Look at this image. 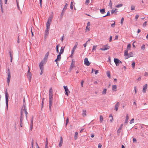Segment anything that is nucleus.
Returning <instances> with one entry per match:
<instances>
[{"instance_id":"f257e3e1","label":"nucleus","mask_w":148,"mask_h":148,"mask_svg":"<svg viewBox=\"0 0 148 148\" xmlns=\"http://www.w3.org/2000/svg\"><path fill=\"white\" fill-rule=\"evenodd\" d=\"M53 96V90L52 88H51L49 90V108L50 110L52 104Z\"/></svg>"},{"instance_id":"f03ea898","label":"nucleus","mask_w":148,"mask_h":148,"mask_svg":"<svg viewBox=\"0 0 148 148\" xmlns=\"http://www.w3.org/2000/svg\"><path fill=\"white\" fill-rule=\"evenodd\" d=\"M25 114L26 116V117L27 118V114H28V113L27 112L26 110L25 109V108L24 109H23L22 110L21 118H20V121H21V124L20 126L22 127V121L23 120V114Z\"/></svg>"},{"instance_id":"7ed1b4c3","label":"nucleus","mask_w":148,"mask_h":148,"mask_svg":"<svg viewBox=\"0 0 148 148\" xmlns=\"http://www.w3.org/2000/svg\"><path fill=\"white\" fill-rule=\"evenodd\" d=\"M128 51L125 50L124 51V56L125 59H127L130 57L133 56V54L132 52L128 53Z\"/></svg>"},{"instance_id":"20e7f679","label":"nucleus","mask_w":148,"mask_h":148,"mask_svg":"<svg viewBox=\"0 0 148 148\" xmlns=\"http://www.w3.org/2000/svg\"><path fill=\"white\" fill-rule=\"evenodd\" d=\"M44 64V62L43 61H41L39 64V66L40 67V68L41 70V72L40 74L42 75L43 73V71L44 69L43 68V65Z\"/></svg>"},{"instance_id":"39448f33","label":"nucleus","mask_w":148,"mask_h":148,"mask_svg":"<svg viewBox=\"0 0 148 148\" xmlns=\"http://www.w3.org/2000/svg\"><path fill=\"white\" fill-rule=\"evenodd\" d=\"M28 67V70L27 73V77L28 78H29V82H31V79L32 78V74L31 72H30V68L29 66Z\"/></svg>"},{"instance_id":"423d86ee","label":"nucleus","mask_w":148,"mask_h":148,"mask_svg":"<svg viewBox=\"0 0 148 148\" xmlns=\"http://www.w3.org/2000/svg\"><path fill=\"white\" fill-rule=\"evenodd\" d=\"M114 61L116 66H118L120 64H122V62L117 58H114Z\"/></svg>"},{"instance_id":"0eeeda50","label":"nucleus","mask_w":148,"mask_h":148,"mask_svg":"<svg viewBox=\"0 0 148 148\" xmlns=\"http://www.w3.org/2000/svg\"><path fill=\"white\" fill-rule=\"evenodd\" d=\"M8 77L7 79V82L8 84V85H9V83L10 82V79L11 78V75H10V71L9 69L8 70Z\"/></svg>"},{"instance_id":"6e6552de","label":"nucleus","mask_w":148,"mask_h":148,"mask_svg":"<svg viewBox=\"0 0 148 148\" xmlns=\"http://www.w3.org/2000/svg\"><path fill=\"white\" fill-rule=\"evenodd\" d=\"M110 48V46L108 44H107L105 45L102 46V51H106L109 49Z\"/></svg>"},{"instance_id":"1a4fd4ad","label":"nucleus","mask_w":148,"mask_h":148,"mask_svg":"<svg viewBox=\"0 0 148 148\" xmlns=\"http://www.w3.org/2000/svg\"><path fill=\"white\" fill-rule=\"evenodd\" d=\"M5 99L6 102V105L7 109L8 106V92L6 91L5 93Z\"/></svg>"},{"instance_id":"9d476101","label":"nucleus","mask_w":148,"mask_h":148,"mask_svg":"<svg viewBox=\"0 0 148 148\" xmlns=\"http://www.w3.org/2000/svg\"><path fill=\"white\" fill-rule=\"evenodd\" d=\"M63 87L65 90V94L67 96H68L69 95V94L70 93V91L67 88V86H64Z\"/></svg>"},{"instance_id":"9b49d317","label":"nucleus","mask_w":148,"mask_h":148,"mask_svg":"<svg viewBox=\"0 0 148 148\" xmlns=\"http://www.w3.org/2000/svg\"><path fill=\"white\" fill-rule=\"evenodd\" d=\"M61 54L59 53V54L57 56V58L55 60V61L56 62L57 64H58V63L57 62L60 61L61 59Z\"/></svg>"},{"instance_id":"f8f14e48","label":"nucleus","mask_w":148,"mask_h":148,"mask_svg":"<svg viewBox=\"0 0 148 148\" xmlns=\"http://www.w3.org/2000/svg\"><path fill=\"white\" fill-rule=\"evenodd\" d=\"M84 64L86 66H88L90 65V63L89 62L88 59L87 58H85L84 60Z\"/></svg>"},{"instance_id":"ddd939ff","label":"nucleus","mask_w":148,"mask_h":148,"mask_svg":"<svg viewBox=\"0 0 148 148\" xmlns=\"http://www.w3.org/2000/svg\"><path fill=\"white\" fill-rule=\"evenodd\" d=\"M120 103L119 102H117L115 105L114 110L117 111L118 110V107L119 106Z\"/></svg>"},{"instance_id":"4468645a","label":"nucleus","mask_w":148,"mask_h":148,"mask_svg":"<svg viewBox=\"0 0 148 148\" xmlns=\"http://www.w3.org/2000/svg\"><path fill=\"white\" fill-rule=\"evenodd\" d=\"M49 28L46 27L45 31V37H46L47 36L48 34L49 33Z\"/></svg>"},{"instance_id":"2eb2a0df","label":"nucleus","mask_w":148,"mask_h":148,"mask_svg":"<svg viewBox=\"0 0 148 148\" xmlns=\"http://www.w3.org/2000/svg\"><path fill=\"white\" fill-rule=\"evenodd\" d=\"M75 65V61L73 60H72L71 64L70 67V69H71Z\"/></svg>"},{"instance_id":"dca6fc26","label":"nucleus","mask_w":148,"mask_h":148,"mask_svg":"<svg viewBox=\"0 0 148 148\" xmlns=\"http://www.w3.org/2000/svg\"><path fill=\"white\" fill-rule=\"evenodd\" d=\"M117 9L116 8L115 9H113L111 11V12L112 14H113L114 13L115 14H116V13L117 12Z\"/></svg>"},{"instance_id":"f3484780","label":"nucleus","mask_w":148,"mask_h":148,"mask_svg":"<svg viewBox=\"0 0 148 148\" xmlns=\"http://www.w3.org/2000/svg\"><path fill=\"white\" fill-rule=\"evenodd\" d=\"M9 53L10 57V61L11 62H12L13 59V53L12 52L10 51L9 52Z\"/></svg>"},{"instance_id":"a211bd4d","label":"nucleus","mask_w":148,"mask_h":148,"mask_svg":"<svg viewBox=\"0 0 148 148\" xmlns=\"http://www.w3.org/2000/svg\"><path fill=\"white\" fill-rule=\"evenodd\" d=\"M147 84H146L145 85L143 86V91L144 93H145L146 92V89L147 88Z\"/></svg>"},{"instance_id":"6ab92c4d","label":"nucleus","mask_w":148,"mask_h":148,"mask_svg":"<svg viewBox=\"0 0 148 148\" xmlns=\"http://www.w3.org/2000/svg\"><path fill=\"white\" fill-rule=\"evenodd\" d=\"M63 143V139H62V136L60 137V143H59V146L60 147H61Z\"/></svg>"},{"instance_id":"aec40b11","label":"nucleus","mask_w":148,"mask_h":148,"mask_svg":"<svg viewBox=\"0 0 148 148\" xmlns=\"http://www.w3.org/2000/svg\"><path fill=\"white\" fill-rule=\"evenodd\" d=\"M82 114L83 116H86V111L85 110H83Z\"/></svg>"},{"instance_id":"412c9836","label":"nucleus","mask_w":148,"mask_h":148,"mask_svg":"<svg viewBox=\"0 0 148 148\" xmlns=\"http://www.w3.org/2000/svg\"><path fill=\"white\" fill-rule=\"evenodd\" d=\"M64 47H61L60 52L59 53V54H61L63 53L64 51Z\"/></svg>"},{"instance_id":"4be33fe9","label":"nucleus","mask_w":148,"mask_h":148,"mask_svg":"<svg viewBox=\"0 0 148 148\" xmlns=\"http://www.w3.org/2000/svg\"><path fill=\"white\" fill-rule=\"evenodd\" d=\"M117 86L116 85H114L112 86V90L113 91H116V90Z\"/></svg>"},{"instance_id":"5701e85b","label":"nucleus","mask_w":148,"mask_h":148,"mask_svg":"<svg viewBox=\"0 0 148 148\" xmlns=\"http://www.w3.org/2000/svg\"><path fill=\"white\" fill-rule=\"evenodd\" d=\"M0 5H1V12L2 13H3L4 12L3 7V6L2 4L1 3H0Z\"/></svg>"},{"instance_id":"b1692460","label":"nucleus","mask_w":148,"mask_h":148,"mask_svg":"<svg viewBox=\"0 0 148 148\" xmlns=\"http://www.w3.org/2000/svg\"><path fill=\"white\" fill-rule=\"evenodd\" d=\"M78 134V132H76L75 133L74 135V139L75 140H77V138Z\"/></svg>"},{"instance_id":"393cba45","label":"nucleus","mask_w":148,"mask_h":148,"mask_svg":"<svg viewBox=\"0 0 148 148\" xmlns=\"http://www.w3.org/2000/svg\"><path fill=\"white\" fill-rule=\"evenodd\" d=\"M53 16L49 17L48 19L47 22L51 23V21H52V18H53Z\"/></svg>"},{"instance_id":"a878e982","label":"nucleus","mask_w":148,"mask_h":148,"mask_svg":"<svg viewBox=\"0 0 148 148\" xmlns=\"http://www.w3.org/2000/svg\"><path fill=\"white\" fill-rule=\"evenodd\" d=\"M129 119L128 115V114L126 115V119L125 121V123H127V122Z\"/></svg>"},{"instance_id":"bb28decb","label":"nucleus","mask_w":148,"mask_h":148,"mask_svg":"<svg viewBox=\"0 0 148 148\" xmlns=\"http://www.w3.org/2000/svg\"><path fill=\"white\" fill-rule=\"evenodd\" d=\"M111 22H113V23H112V24H111V27L112 28H114L115 26V22L114 21H111Z\"/></svg>"},{"instance_id":"cd10ccee","label":"nucleus","mask_w":148,"mask_h":148,"mask_svg":"<svg viewBox=\"0 0 148 148\" xmlns=\"http://www.w3.org/2000/svg\"><path fill=\"white\" fill-rule=\"evenodd\" d=\"M51 23L47 22L46 24V27L50 28V26Z\"/></svg>"},{"instance_id":"c85d7f7f","label":"nucleus","mask_w":148,"mask_h":148,"mask_svg":"<svg viewBox=\"0 0 148 148\" xmlns=\"http://www.w3.org/2000/svg\"><path fill=\"white\" fill-rule=\"evenodd\" d=\"M48 141L47 138H46L45 143V148H48Z\"/></svg>"},{"instance_id":"c756f323","label":"nucleus","mask_w":148,"mask_h":148,"mask_svg":"<svg viewBox=\"0 0 148 148\" xmlns=\"http://www.w3.org/2000/svg\"><path fill=\"white\" fill-rule=\"evenodd\" d=\"M123 5L122 4H118V5H116L115 6V7L116 8H120L121 7L123 6Z\"/></svg>"},{"instance_id":"7c9ffc66","label":"nucleus","mask_w":148,"mask_h":148,"mask_svg":"<svg viewBox=\"0 0 148 148\" xmlns=\"http://www.w3.org/2000/svg\"><path fill=\"white\" fill-rule=\"evenodd\" d=\"M78 42H76L75 43V45L74 46L73 49H74L75 50L76 48L77 47V45H78Z\"/></svg>"},{"instance_id":"2f4dec72","label":"nucleus","mask_w":148,"mask_h":148,"mask_svg":"<svg viewBox=\"0 0 148 148\" xmlns=\"http://www.w3.org/2000/svg\"><path fill=\"white\" fill-rule=\"evenodd\" d=\"M131 44H129L127 46V49L126 50H127L128 51L129 49H130L131 48Z\"/></svg>"},{"instance_id":"473e14b6","label":"nucleus","mask_w":148,"mask_h":148,"mask_svg":"<svg viewBox=\"0 0 148 148\" xmlns=\"http://www.w3.org/2000/svg\"><path fill=\"white\" fill-rule=\"evenodd\" d=\"M121 128H122V127H120V128H119L118 130H117V134L118 135H119V134L120 133V132H121Z\"/></svg>"},{"instance_id":"72a5a7b5","label":"nucleus","mask_w":148,"mask_h":148,"mask_svg":"<svg viewBox=\"0 0 148 148\" xmlns=\"http://www.w3.org/2000/svg\"><path fill=\"white\" fill-rule=\"evenodd\" d=\"M67 6H68V4L67 3H66L64 5V6L63 9V10L65 11V10L66 9Z\"/></svg>"},{"instance_id":"f704fd0d","label":"nucleus","mask_w":148,"mask_h":148,"mask_svg":"<svg viewBox=\"0 0 148 148\" xmlns=\"http://www.w3.org/2000/svg\"><path fill=\"white\" fill-rule=\"evenodd\" d=\"M107 76L109 77H110V72L109 71H108L107 72Z\"/></svg>"},{"instance_id":"c9c22d12","label":"nucleus","mask_w":148,"mask_h":148,"mask_svg":"<svg viewBox=\"0 0 148 148\" xmlns=\"http://www.w3.org/2000/svg\"><path fill=\"white\" fill-rule=\"evenodd\" d=\"M107 90L106 89H104L102 91V94H106V93Z\"/></svg>"},{"instance_id":"e433bc0d","label":"nucleus","mask_w":148,"mask_h":148,"mask_svg":"<svg viewBox=\"0 0 148 148\" xmlns=\"http://www.w3.org/2000/svg\"><path fill=\"white\" fill-rule=\"evenodd\" d=\"M145 45H143L141 47V49L143 51L145 50Z\"/></svg>"},{"instance_id":"4c0bfd02","label":"nucleus","mask_w":148,"mask_h":148,"mask_svg":"<svg viewBox=\"0 0 148 148\" xmlns=\"http://www.w3.org/2000/svg\"><path fill=\"white\" fill-rule=\"evenodd\" d=\"M90 30V27H88V26H87L86 27V32H89Z\"/></svg>"},{"instance_id":"58836bf2","label":"nucleus","mask_w":148,"mask_h":148,"mask_svg":"<svg viewBox=\"0 0 148 148\" xmlns=\"http://www.w3.org/2000/svg\"><path fill=\"white\" fill-rule=\"evenodd\" d=\"M73 1L72 2H71L70 5V8L71 9V10H72L73 9Z\"/></svg>"},{"instance_id":"ea45409f","label":"nucleus","mask_w":148,"mask_h":148,"mask_svg":"<svg viewBox=\"0 0 148 148\" xmlns=\"http://www.w3.org/2000/svg\"><path fill=\"white\" fill-rule=\"evenodd\" d=\"M132 66L133 69H134L135 68V62H133L132 64Z\"/></svg>"},{"instance_id":"a19ab883","label":"nucleus","mask_w":148,"mask_h":148,"mask_svg":"<svg viewBox=\"0 0 148 148\" xmlns=\"http://www.w3.org/2000/svg\"><path fill=\"white\" fill-rule=\"evenodd\" d=\"M97 48V46L96 45H94L92 48V51L96 50Z\"/></svg>"},{"instance_id":"79ce46f5","label":"nucleus","mask_w":148,"mask_h":148,"mask_svg":"<svg viewBox=\"0 0 148 148\" xmlns=\"http://www.w3.org/2000/svg\"><path fill=\"white\" fill-rule=\"evenodd\" d=\"M110 15V13L109 12V11H108V12L107 13V14L106 15L103 16V17H106V16H109Z\"/></svg>"},{"instance_id":"37998d69","label":"nucleus","mask_w":148,"mask_h":148,"mask_svg":"<svg viewBox=\"0 0 148 148\" xmlns=\"http://www.w3.org/2000/svg\"><path fill=\"white\" fill-rule=\"evenodd\" d=\"M89 0H86L85 1V4L86 5H88L89 3Z\"/></svg>"},{"instance_id":"c03bdc74","label":"nucleus","mask_w":148,"mask_h":148,"mask_svg":"<svg viewBox=\"0 0 148 148\" xmlns=\"http://www.w3.org/2000/svg\"><path fill=\"white\" fill-rule=\"evenodd\" d=\"M59 46V45H57L56 46V52L57 53L59 52V50H58V46Z\"/></svg>"},{"instance_id":"a18cd8bd","label":"nucleus","mask_w":148,"mask_h":148,"mask_svg":"<svg viewBox=\"0 0 148 148\" xmlns=\"http://www.w3.org/2000/svg\"><path fill=\"white\" fill-rule=\"evenodd\" d=\"M75 49H73L72 51H71V56H72L73 55V54H74V51H75Z\"/></svg>"},{"instance_id":"49530a36","label":"nucleus","mask_w":148,"mask_h":148,"mask_svg":"<svg viewBox=\"0 0 148 148\" xmlns=\"http://www.w3.org/2000/svg\"><path fill=\"white\" fill-rule=\"evenodd\" d=\"M135 7L133 5H132L131 6V10H135Z\"/></svg>"},{"instance_id":"de8ad7c7","label":"nucleus","mask_w":148,"mask_h":148,"mask_svg":"<svg viewBox=\"0 0 148 148\" xmlns=\"http://www.w3.org/2000/svg\"><path fill=\"white\" fill-rule=\"evenodd\" d=\"M109 5L110 6L111 8H112V3L111 0L110 1Z\"/></svg>"},{"instance_id":"09e8293b","label":"nucleus","mask_w":148,"mask_h":148,"mask_svg":"<svg viewBox=\"0 0 148 148\" xmlns=\"http://www.w3.org/2000/svg\"><path fill=\"white\" fill-rule=\"evenodd\" d=\"M31 123L30 125V127H33V118L31 120Z\"/></svg>"},{"instance_id":"8fccbe9b","label":"nucleus","mask_w":148,"mask_h":148,"mask_svg":"<svg viewBox=\"0 0 148 148\" xmlns=\"http://www.w3.org/2000/svg\"><path fill=\"white\" fill-rule=\"evenodd\" d=\"M64 12V11L63 10H62V13L61 14V17H62L63 16Z\"/></svg>"},{"instance_id":"3c124183","label":"nucleus","mask_w":148,"mask_h":148,"mask_svg":"<svg viewBox=\"0 0 148 148\" xmlns=\"http://www.w3.org/2000/svg\"><path fill=\"white\" fill-rule=\"evenodd\" d=\"M109 117H112V119H111L110 120V121H111V122H112V120H113V118L112 115L111 114H110Z\"/></svg>"},{"instance_id":"603ef678","label":"nucleus","mask_w":148,"mask_h":148,"mask_svg":"<svg viewBox=\"0 0 148 148\" xmlns=\"http://www.w3.org/2000/svg\"><path fill=\"white\" fill-rule=\"evenodd\" d=\"M123 21H124V18L123 17H122L121 19V24H122L123 22Z\"/></svg>"},{"instance_id":"864d4df0","label":"nucleus","mask_w":148,"mask_h":148,"mask_svg":"<svg viewBox=\"0 0 148 148\" xmlns=\"http://www.w3.org/2000/svg\"><path fill=\"white\" fill-rule=\"evenodd\" d=\"M139 17V16L138 15V14L136 15L135 16V19L136 20H137L138 19V18Z\"/></svg>"},{"instance_id":"5fc2aeb1","label":"nucleus","mask_w":148,"mask_h":148,"mask_svg":"<svg viewBox=\"0 0 148 148\" xmlns=\"http://www.w3.org/2000/svg\"><path fill=\"white\" fill-rule=\"evenodd\" d=\"M146 25H147V22H146V21H145V22L144 23H143V26L144 27H145L146 26Z\"/></svg>"},{"instance_id":"6e6d98bb","label":"nucleus","mask_w":148,"mask_h":148,"mask_svg":"<svg viewBox=\"0 0 148 148\" xmlns=\"http://www.w3.org/2000/svg\"><path fill=\"white\" fill-rule=\"evenodd\" d=\"M134 119H132L130 121V123L131 124V123H134Z\"/></svg>"},{"instance_id":"4d7b16f0","label":"nucleus","mask_w":148,"mask_h":148,"mask_svg":"<svg viewBox=\"0 0 148 148\" xmlns=\"http://www.w3.org/2000/svg\"><path fill=\"white\" fill-rule=\"evenodd\" d=\"M33 145H34V141L33 140L32 141V148H34L33 147Z\"/></svg>"},{"instance_id":"13d9d810","label":"nucleus","mask_w":148,"mask_h":148,"mask_svg":"<svg viewBox=\"0 0 148 148\" xmlns=\"http://www.w3.org/2000/svg\"><path fill=\"white\" fill-rule=\"evenodd\" d=\"M16 3H17V6L18 8V9H19V6L18 0H16Z\"/></svg>"},{"instance_id":"bf43d9fd","label":"nucleus","mask_w":148,"mask_h":148,"mask_svg":"<svg viewBox=\"0 0 148 148\" xmlns=\"http://www.w3.org/2000/svg\"><path fill=\"white\" fill-rule=\"evenodd\" d=\"M83 83H84V81L83 80H82L81 81V85L82 87L83 86Z\"/></svg>"},{"instance_id":"052dcab7","label":"nucleus","mask_w":148,"mask_h":148,"mask_svg":"<svg viewBox=\"0 0 148 148\" xmlns=\"http://www.w3.org/2000/svg\"><path fill=\"white\" fill-rule=\"evenodd\" d=\"M101 143H99L98 145V148H101Z\"/></svg>"},{"instance_id":"680f3d73","label":"nucleus","mask_w":148,"mask_h":148,"mask_svg":"<svg viewBox=\"0 0 148 148\" xmlns=\"http://www.w3.org/2000/svg\"><path fill=\"white\" fill-rule=\"evenodd\" d=\"M69 123V119L67 118L66 121V125Z\"/></svg>"},{"instance_id":"e2e57ef3","label":"nucleus","mask_w":148,"mask_h":148,"mask_svg":"<svg viewBox=\"0 0 148 148\" xmlns=\"http://www.w3.org/2000/svg\"><path fill=\"white\" fill-rule=\"evenodd\" d=\"M95 74H97L99 73V71L98 70H96L95 71Z\"/></svg>"},{"instance_id":"0e129e2a","label":"nucleus","mask_w":148,"mask_h":148,"mask_svg":"<svg viewBox=\"0 0 148 148\" xmlns=\"http://www.w3.org/2000/svg\"><path fill=\"white\" fill-rule=\"evenodd\" d=\"M112 37L111 36H110V40H109V41L110 42H111L112 40Z\"/></svg>"},{"instance_id":"69168bd1","label":"nucleus","mask_w":148,"mask_h":148,"mask_svg":"<svg viewBox=\"0 0 148 148\" xmlns=\"http://www.w3.org/2000/svg\"><path fill=\"white\" fill-rule=\"evenodd\" d=\"M144 75L145 76H148V74L147 72H145V73Z\"/></svg>"},{"instance_id":"338daca9","label":"nucleus","mask_w":148,"mask_h":148,"mask_svg":"<svg viewBox=\"0 0 148 148\" xmlns=\"http://www.w3.org/2000/svg\"><path fill=\"white\" fill-rule=\"evenodd\" d=\"M133 142H136V140L135 138H133Z\"/></svg>"},{"instance_id":"774afa93","label":"nucleus","mask_w":148,"mask_h":148,"mask_svg":"<svg viewBox=\"0 0 148 148\" xmlns=\"http://www.w3.org/2000/svg\"><path fill=\"white\" fill-rule=\"evenodd\" d=\"M118 38V35H116L115 36V40H117Z\"/></svg>"}]
</instances>
